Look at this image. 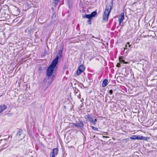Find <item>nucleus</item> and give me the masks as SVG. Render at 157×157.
Wrapping results in <instances>:
<instances>
[{"label":"nucleus","instance_id":"nucleus-1","mask_svg":"<svg viewBox=\"0 0 157 157\" xmlns=\"http://www.w3.org/2000/svg\"><path fill=\"white\" fill-rule=\"evenodd\" d=\"M62 52L63 50L59 51L55 59L53 61L47 70L46 74L49 80L48 83L49 84H50L54 79V75H52L54 69L56 67L57 68L56 65L58 64V59L59 58L61 57Z\"/></svg>","mask_w":157,"mask_h":157},{"label":"nucleus","instance_id":"nucleus-2","mask_svg":"<svg viewBox=\"0 0 157 157\" xmlns=\"http://www.w3.org/2000/svg\"><path fill=\"white\" fill-rule=\"evenodd\" d=\"M112 3H111L109 5H108L106 6L103 16V21H108L109 16L112 9Z\"/></svg>","mask_w":157,"mask_h":157},{"label":"nucleus","instance_id":"nucleus-3","mask_svg":"<svg viewBox=\"0 0 157 157\" xmlns=\"http://www.w3.org/2000/svg\"><path fill=\"white\" fill-rule=\"evenodd\" d=\"M85 118L91 123V124L94 125L97 122V120L94 117H91L89 114L85 116Z\"/></svg>","mask_w":157,"mask_h":157},{"label":"nucleus","instance_id":"nucleus-4","mask_svg":"<svg viewBox=\"0 0 157 157\" xmlns=\"http://www.w3.org/2000/svg\"><path fill=\"white\" fill-rule=\"evenodd\" d=\"M130 139L131 140H134L136 139L139 140H145L149 139V138L147 137H145L142 136H139L136 135H133L130 137Z\"/></svg>","mask_w":157,"mask_h":157},{"label":"nucleus","instance_id":"nucleus-5","mask_svg":"<svg viewBox=\"0 0 157 157\" xmlns=\"http://www.w3.org/2000/svg\"><path fill=\"white\" fill-rule=\"evenodd\" d=\"M85 67L83 65H81L78 67L76 72L77 75H79L85 70Z\"/></svg>","mask_w":157,"mask_h":157},{"label":"nucleus","instance_id":"nucleus-6","mask_svg":"<svg viewBox=\"0 0 157 157\" xmlns=\"http://www.w3.org/2000/svg\"><path fill=\"white\" fill-rule=\"evenodd\" d=\"M58 152L59 150L57 148H53L50 155V157H55L58 154Z\"/></svg>","mask_w":157,"mask_h":157},{"label":"nucleus","instance_id":"nucleus-7","mask_svg":"<svg viewBox=\"0 0 157 157\" xmlns=\"http://www.w3.org/2000/svg\"><path fill=\"white\" fill-rule=\"evenodd\" d=\"M73 126L79 127V128H82L83 126V123L82 121L79 120L77 123L75 124H72Z\"/></svg>","mask_w":157,"mask_h":157},{"label":"nucleus","instance_id":"nucleus-8","mask_svg":"<svg viewBox=\"0 0 157 157\" xmlns=\"http://www.w3.org/2000/svg\"><path fill=\"white\" fill-rule=\"evenodd\" d=\"M17 136L20 137L21 136V139L22 138L25 137V134L23 132V131L21 129H20L19 130L17 134Z\"/></svg>","mask_w":157,"mask_h":157},{"label":"nucleus","instance_id":"nucleus-9","mask_svg":"<svg viewBox=\"0 0 157 157\" xmlns=\"http://www.w3.org/2000/svg\"><path fill=\"white\" fill-rule=\"evenodd\" d=\"M124 14L123 13H121L119 17V25H120L124 19Z\"/></svg>","mask_w":157,"mask_h":157},{"label":"nucleus","instance_id":"nucleus-10","mask_svg":"<svg viewBox=\"0 0 157 157\" xmlns=\"http://www.w3.org/2000/svg\"><path fill=\"white\" fill-rule=\"evenodd\" d=\"M7 108L6 105L2 104L0 105V113L2 112L4 110Z\"/></svg>","mask_w":157,"mask_h":157},{"label":"nucleus","instance_id":"nucleus-11","mask_svg":"<svg viewBox=\"0 0 157 157\" xmlns=\"http://www.w3.org/2000/svg\"><path fill=\"white\" fill-rule=\"evenodd\" d=\"M108 80L107 79H104L102 83V87H104L107 86L108 84Z\"/></svg>","mask_w":157,"mask_h":157},{"label":"nucleus","instance_id":"nucleus-12","mask_svg":"<svg viewBox=\"0 0 157 157\" xmlns=\"http://www.w3.org/2000/svg\"><path fill=\"white\" fill-rule=\"evenodd\" d=\"M97 14V13L96 11H94L92 12L90 14L91 18H92V17H94Z\"/></svg>","mask_w":157,"mask_h":157},{"label":"nucleus","instance_id":"nucleus-13","mask_svg":"<svg viewBox=\"0 0 157 157\" xmlns=\"http://www.w3.org/2000/svg\"><path fill=\"white\" fill-rule=\"evenodd\" d=\"M82 17L83 18H86L88 19L91 18L90 14H86L84 16H82Z\"/></svg>","mask_w":157,"mask_h":157},{"label":"nucleus","instance_id":"nucleus-14","mask_svg":"<svg viewBox=\"0 0 157 157\" xmlns=\"http://www.w3.org/2000/svg\"><path fill=\"white\" fill-rule=\"evenodd\" d=\"M59 0H54L53 2V5L54 6H56L58 2H59Z\"/></svg>","mask_w":157,"mask_h":157},{"label":"nucleus","instance_id":"nucleus-15","mask_svg":"<svg viewBox=\"0 0 157 157\" xmlns=\"http://www.w3.org/2000/svg\"><path fill=\"white\" fill-rule=\"evenodd\" d=\"M31 30V29L30 28H27L25 30V33H29Z\"/></svg>","mask_w":157,"mask_h":157},{"label":"nucleus","instance_id":"nucleus-16","mask_svg":"<svg viewBox=\"0 0 157 157\" xmlns=\"http://www.w3.org/2000/svg\"><path fill=\"white\" fill-rule=\"evenodd\" d=\"M127 44H128V45L129 44V42H127V44H126V45H125V48H124V49H125V48L126 49H128L127 47H128V46H127Z\"/></svg>","mask_w":157,"mask_h":157},{"label":"nucleus","instance_id":"nucleus-17","mask_svg":"<svg viewBox=\"0 0 157 157\" xmlns=\"http://www.w3.org/2000/svg\"><path fill=\"white\" fill-rule=\"evenodd\" d=\"M91 19L92 18L88 19V20L87 21V22H88V23L89 24H91Z\"/></svg>","mask_w":157,"mask_h":157},{"label":"nucleus","instance_id":"nucleus-18","mask_svg":"<svg viewBox=\"0 0 157 157\" xmlns=\"http://www.w3.org/2000/svg\"><path fill=\"white\" fill-rule=\"evenodd\" d=\"M109 93L110 95L112 94L113 93V90H110L109 91Z\"/></svg>","mask_w":157,"mask_h":157},{"label":"nucleus","instance_id":"nucleus-19","mask_svg":"<svg viewBox=\"0 0 157 157\" xmlns=\"http://www.w3.org/2000/svg\"><path fill=\"white\" fill-rule=\"evenodd\" d=\"M93 130L94 131H98V128H92Z\"/></svg>","mask_w":157,"mask_h":157},{"label":"nucleus","instance_id":"nucleus-20","mask_svg":"<svg viewBox=\"0 0 157 157\" xmlns=\"http://www.w3.org/2000/svg\"><path fill=\"white\" fill-rule=\"evenodd\" d=\"M124 140L126 142L128 141V138H126Z\"/></svg>","mask_w":157,"mask_h":157},{"label":"nucleus","instance_id":"nucleus-21","mask_svg":"<svg viewBox=\"0 0 157 157\" xmlns=\"http://www.w3.org/2000/svg\"><path fill=\"white\" fill-rule=\"evenodd\" d=\"M116 66L117 67H120V64L118 63Z\"/></svg>","mask_w":157,"mask_h":157},{"label":"nucleus","instance_id":"nucleus-22","mask_svg":"<svg viewBox=\"0 0 157 157\" xmlns=\"http://www.w3.org/2000/svg\"><path fill=\"white\" fill-rule=\"evenodd\" d=\"M131 46V45L130 44H129V45H128V46L127 48H128V47L130 48Z\"/></svg>","mask_w":157,"mask_h":157},{"label":"nucleus","instance_id":"nucleus-23","mask_svg":"<svg viewBox=\"0 0 157 157\" xmlns=\"http://www.w3.org/2000/svg\"><path fill=\"white\" fill-rule=\"evenodd\" d=\"M80 97H81V95L80 94H79V95L78 96V98H80Z\"/></svg>","mask_w":157,"mask_h":157},{"label":"nucleus","instance_id":"nucleus-24","mask_svg":"<svg viewBox=\"0 0 157 157\" xmlns=\"http://www.w3.org/2000/svg\"><path fill=\"white\" fill-rule=\"evenodd\" d=\"M96 133L98 134H101V133H99V132H96Z\"/></svg>","mask_w":157,"mask_h":157},{"label":"nucleus","instance_id":"nucleus-25","mask_svg":"<svg viewBox=\"0 0 157 157\" xmlns=\"http://www.w3.org/2000/svg\"><path fill=\"white\" fill-rule=\"evenodd\" d=\"M91 128H95V127H94V126H91Z\"/></svg>","mask_w":157,"mask_h":157},{"label":"nucleus","instance_id":"nucleus-26","mask_svg":"<svg viewBox=\"0 0 157 157\" xmlns=\"http://www.w3.org/2000/svg\"><path fill=\"white\" fill-rule=\"evenodd\" d=\"M7 136V135H4L3 136Z\"/></svg>","mask_w":157,"mask_h":157},{"label":"nucleus","instance_id":"nucleus-27","mask_svg":"<svg viewBox=\"0 0 157 157\" xmlns=\"http://www.w3.org/2000/svg\"><path fill=\"white\" fill-rule=\"evenodd\" d=\"M127 63V62H126V63Z\"/></svg>","mask_w":157,"mask_h":157},{"label":"nucleus","instance_id":"nucleus-28","mask_svg":"<svg viewBox=\"0 0 157 157\" xmlns=\"http://www.w3.org/2000/svg\"><path fill=\"white\" fill-rule=\"evenodd\" d=\"M93 37H95L94 36H93Z\"/></svg>","mask_w":157,"mask_h":157},{"label":"nucleus","instance_id":"nucleus-29","mask_svg":"<svg viewBox=\"0 0 157 157\" xmlns=\"http://www.w3.org/2000/svg\"><path fill=\"white\" fill-rule=\"evenodd\" d=\"M2 95H0V97L2 96Z\"/></svg>","mask_w":157,"mask_h":157}]
</instances>
